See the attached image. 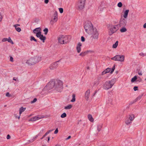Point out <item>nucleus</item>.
<instances>
[{
  "mask_svg": "<svg viewBox=\"0 0 146 146\" xmlns=\"http://www.w3.org/2000/svg\"><path fill=\"white\" fill-rule=\"evenodd\" d=\"M129 11V10L128 9L124 11L123 15L124 18L126 19L127 17Z\"/></svg>",
  "mask_w": 146,
  "mask_h": 146,
  "instance_id": "412c9836",
  "label": "nucleus"
},
{
  "mask_svg": "<svg viewBox=\"0 0 146 146\" xmlns=\"http://www.w3.org/2000/svg\"><path fill=\"white\" fill-rule=\"evenodd\" d=\"M142 79H141L139 77H138V80H137V81H138L139 82H140L141 81Z\"/></svg>",
  "mask_w": 146,
  "mask_h": 146,
  "instance_id": "3c124183",
  "label": "nucleus"
},
{
  "mask_svg": "<svg viewBox=\"0 0 146 146\" xmlns=\"http://www.w3.org/2000/svg\"><path fill=\"white\" fill-rule=\"evenodd\" d=\"M134 119V115L133 114L130 115L128 117H127L125 120V123L127 125L130 124L131 123V121Z\"/></svg>",
  "mask_w": 146,
  "mask_h": 146,
  "instance_id": "6e6552de",
  "label": "nucleus"
},
{
  "mask_svg": "<svg viewBox=\"0 0 146 146\" xmlns=\"http://www.w3.org/2000/svg\"><path fill=\"white\" fill-rule=\"evenodd\" d=\"M26 63L29 66L33 65L36 64L33 57L31 58L28 60Z\"/></svg>",
  "mask_w": 146,
  "mask_h": 146,
  "instance_id": "9b49d317",
  "label": "nucleus"
},
{
  "mask_svg": "<svg viewBox=\"0 0 146 146\" xmlns=\"http://www.w3.org/2000/svg\"><path fill=\"white\" fill-rule=\"evenodd\" d=\"M55 82L54 81H50L44 87L45 89L50 90L55 87Z\"/></svg>",
  "mask_w": 146,
  "mask_h": 146,
  "instance_id": "0eeeda50",
  "label": "nucleus"
},
{
  "mask_svg": "<svg viewBox=\"0 0 146 146\" xmlns=\"http://www.w3.org/2000/svg\"><path fill=\"white\" fill-rule=\"evenodd\" d=\"M82 43L81 42H79L76 46V50L78 53H79L81 51Z\"/></svg>",
  "mask_w": 146,
  "mask_h": 146,
  "instance_id": "f3484780",
  "label": "nucleus"
},
{
  "mask_svg": "<svg viewBox=\"0 0 146 146\" xmlns=\"http://www.w3.org/2000/svg\"><path fill=\"white\" fill-rule=\"evenodd\" d=\"M138 89V87L137 86H135L133 88V90L135 91H136Z\"/></svg>",
  "mask_w": 146,
  "mask_h": 146,
  "instance_id": "de8ad7c7",
  "label": "nucleus"
},
{
  "mask_svg": "<svg viewBox=\"0 0 146 146\" xmlns=\"http://www.w3.org/2000/svg\"><path fill=\"white\" fill-rule=\"evenodd\" d=\"M60 116L61 118H64L66 116V114L65 113H64L61 114Z\"/></svg>",
  "mask_w": 146,
  "mask_h": 146,
  "instance_id": "e433bc0d",
  "label": "nucleus"
},
{
  "mask_svg": "<svg viewBox=\"0 0 146 146\" xmlns=\"http://www.w3.org/2000/svg\"><path fill=\"white\" fill-rule=\"evenodd\" d=\"M98 9L100 11H101V7H99Z\"/></svg>",
  "mask_w": 146,
  "mask_h": 146,
  "instance_id": "774afa93",
  "label": "nucleus"
},
{
  "mask_svg": "<svg viewBox=\"0 0 146 146\" xmlns=\"http://www.w3.org/2000/svg\"><path fill=\"white\" fill-rule=\"evenodd\" d=\"M110 72V68H108L102 72V75H103Z\"/></svg>",
  "mask_w": 146,
  "mask_h": 146,
  "instance_id": "4be33fe9",
  "label": "nucleus"
},
{
  "mask_svg": "<svg viewBox=\"0 0 146 146\" xmlns=\"http://www.w3.org/2000/svg\"><path fill=\"white\" fill-rule=\"evenodd\" d=\"M39 38L41 40H42L43 42H44V41L46 39V37L45 36H44L43 35H42Z\"/></svg>",
  "mask_w": 146,
  "mask_h": 146,
  "instance_id": "cd10ccee",
  "label": "nucleus"
},
{
  "mask_svg": "<svg viewBox=\"0 0 146 146\" xmlns=\"http://www.w3.org/2000/svg\"><path fill=\"white\" fill-rule=\"evenodd\" d=\"M6 41H7L8 42L11 43L12 44H14L13 42L11 39L10 37H9L8 38H4L2 40V42H5Z\"/></svg>",
  "mask_w": 146,
  "mask_h": 146,
  "instance_id": "ddd939ff",
  "label": "nucleus"
},
{
  "mask_svg": "<svg viewBox=\"0 0 146 146\" xmlns=\"http://www.w3.org/2000/svg\"><path fill=\"white\" fill-rule=\"evenodd\" d=\"M143 94H142L141 95L139 96L135 100V102H136L139 100L142 97Z\"/></svg>",
  "mask_w": 146,
  "mask_h": 146,
  "instance_id": "473e14b6",
  "label": "nucleus"
},
{
  "mask_svg": "<svg viewBox=\"0 0 146 146\" xmlns=\"http://www.w3.org/2000/svg\"><path fill=\"white\" fill-rule=\"evenodd\" d=\"M36 34V36L37 37L40 38V36L42 35H41V31L39 32H37Z\"/></svg>",
  "mask_w": 146,
  "mask_h": 146,
  "instance_id": "72a5a7b5",
  "label": "nucleus"
},
{
  "mask_svg": "<svg viewBox=\"0 0 146 146\" xmlns=\"http://www.w3.org/2000/svg\"><path fill=\"white\" fill-rule=\"evenodd\" d=\"M44 129H42L40 131V133H41V132H43L44 131Z\"/></svg>",
  "mask_w": 146,
  "mask_h": 146,
  "instance_id": "69168bd1",
  "label": "nucleus"
},
{
  "mask_svg": "<svg viewBox=\"0 0 146 146\" xmlns=\"http://www.w3.org/2000/svg\"><path fill=\"white\" fill-rule=\"evenodd\" d=\"M75 94H73L72 97V99L71 100V102H74L76 100L75 98Z\"/></svg>",
  "mask_w": 146,
  "mask_h": 146,
  "instance_id": "bb28decb",
  "label": "nucleus"
},
{
  "mask_svg": "<svg viewBox=\"0 0 146 146\" xmlns=\"http://www.w3.org/2000/svg\"><path fill=\"white\" fill-rule=\"evenodd\" d=\"M58 132V128H57L55 130V131H54V133L55 134H57Z\"/></svg>",
  "mask_w": 146,
  "mask_h": 146,
  "instance_id": "09e8293b",
  "label": "nucleus"
},
{
  "mask_svg": "<svg viewBox=\"0 0 146 146\" xmlns=\"http://www.w3.org/2000/svg\"><path fill=\"white\" fill-rule=\"evenodd\" d=\"M13 57L12 56H10V61L12 62H13Z\"/></svg>",
  "mask_w": 146,
  "mask_h": 146,
  "instance_id": "603ef678",
  "label": "nucleus"
},
{
  "mask_svg": "<svg viewBox=\"0 0 146 146\" xmlns=\"http://www.w3.org/2000/svg\"><path fill=\"white\" fill-rule=\"evenodd\" d=\"M55 82V90L58 92H61L63 88L62 82L60 80H58Z\"/></svg>",
  "mask_w": 146,
  "mask_h": 146,
  "instance_id": "f03ea898",
  "label": "nucleus"
},
{
  "mask_svg": "<svg viewBox=\"0 0 146 146\" xmlns=\"http://www.w3.org/2000/svg\"><path fill=\"white\" fill-rule=\"evenodd\" d=\"M13 80H15V81H17V79H15V78H14V77L13 78Z\"/></svg>",
  "mask_w": 146,
  "mask_h": 146,
  "instance_id": "338daca9",
  "label": "nucleus"
},
{
  "mask_svg": "<svg viewBox=\"0 0 146 146\" xmlns=\"http://www.w3.org/2000/svg\"><path fill=\"white\" fill-rule=\"evenodd\" d=\"M139 55L142 56H144L146 55V54L144 53L143 52H141L139 54Z\"/></svg>",
  "mask_w": 146,
  "mask_h": 146,
  "instance_id": "a18cd8bd",
  "label": "nucleus"
},
{
  "mask_svg": "<svg viewBox=\"0 0 146 146\" xmlns=\"http://www.w3.org/2000/svg\"><path fill=\"white\" fill-rule=\"evenodd\" d=\"M102 127V126L101 125H100L98 126L97 129L98 132L100 131Z\"/></svg>",
  "mask_w": 146,
  "mask_h": 146,
  "instance_id": "4c0bfd02",
  "label": "nucleus"
},
{
  "mask_svg": "<svg viewBox=\"0 0 146 146\" xmlns=\"http://www.w3.org/2000/svg\"><path fill=\"white\" fill-rule=\"evenodd\" d=\"M20 26V25L19 24H17L15 25H14V27H15V28L19 26Z\"/></svg>",
  "mask_w": 146,
  "mask_h": 146,
  "instance_id": "6e6d98bb",
  "label": "nucleus"
},
{
  "mask_svg": "<svg viewBox=\"0 0 146 146\" xmlns=\"http://www.w3.org/2000/svg\"><path fill=\"white\" fill-rule=\"evenodd\" d=\"M99 82L98 80H96L95 82L92 83V86L93 87H96L99 84Z\"/></svg>",
  "mask_w": 146,
  "mask_h": 146,
  "instance_id": "aec40b11",
  "label": "nucleus"
},
{
  "mask_svg": "<svg viewBox=\"0 0 146 146\" xmlns=\"http://www.w3.org/2000/svg\"><path fill=\"white\" fill-rule=\"evenodd\" d=\"M59 11H60V13H63V8H59Z\"/></svg>",
  "mask_w": 146,
  "mask_h": 146,
  "instance_id": "c03bdc74",
  "label": "nucleus"
},
{
  "mask_svg": "<svg viewBox=\"0 0 146 146\" xmlns=\"http://www.w3.org/2000/svg\"><path fill=\"white\" fill-rule=\"evenodd\" d=\"M58 61H57L51 64L50 66V69L54 70L57 68L58 66Z\"/></svg>",
  "mask_w": 146,
  "mask_h": 146,
  "instance_id": "f8f14e48",
  "label": "nucleus"
},
{
  "mask_svg": "<svg viewBox=\"0 0 146 146\" xmlns=\"http://www.w3.org/2000/svg\"><path fill=\"white\" fill-rule=\"evenodd\" d=\"M118 25H111L110 28V34H113L118 29Z\"/></svg>",
  "mask_w": 146,
  "mask_h": 146,
  "instance_id": "1a4fd4ad",
  "label": "nucleus"
},
{
  "mask_svg": "<svg viewBox=\"0 0 146 146\" xmlns=\"http://www.w3.org/2000/svg\"><path fill=\"white\" fill-rule=\"evenodd\" d=\"M53 130V129H51V130H49L48 131L46 132V133L48 134H49Z\"/></svg>",
  "mask_w": 146,
  "mask_h": 146,
  "instance_id": "864d4df0",
  "label": "nucleus"
},
{
  "mask_svg": "<svg viewBox=\"0 0 146 146\" xmlns=\"http://www.w3.org/2000/svg\"><path fill=\"white\" fill-rule=\"evenodd\" d=\"M26 109V108H24L23 107H21L19 109V115L18 117V119H19L20 118V116L22 113Z\"/></svg>",
  "mask_w": 146,
  "mask_h": 146,
  "instance_id": "a211bd4d",
  "label": "nucleus"
},
{
  "mask_svg": "<svg viewBox=\"0 0 146 146\" xmlns=\"http://www.w3.org/2000/svg\"><path fill=\"white\" fill-rule=\"evenodd\" d=\"M90 91L89 90H87L85 93V98L86 100L88 101L90 97Z\"/></svg>",
  "mask_w": 146,
  "mask_h": 146,
  "instance_id": "4468645a",
  "label": "nucleus"
},
{
  "mask_svg": "<svg viewBox=\"0 0 146 146\" xmlns=\"http://www.w3.org/2000/svg\"><path fill=\"white\" fill-rule=\"evenodd\" d=\"M137 79V76H135L131 79V81L132 82H133L135 81Z\"/></svg>",
  "mask_w": 146,
  "mask_h": 146,
  "instance_id": "2f4dec72",
  "label": "nucleus"
},
{
  "mask_svg": "<svg viewBox=\"0 0 146 146\" xmlns=\"http://www.w3.org/2000/svg\"><path fill=\"white\" fill-rule=\"evenodd\" d=\"M30 40L31 41H32V40H34L35 42H37V40L35 39V38L34 36H31Z\"/></svg>",
  "mask_w": 146,
  "mask_h": 146,
  "instance_id": "f704fd0d",
  "label": "nucleus"
},
{
  "mask_svg": "<svg viewBox=\"0 0 146 146\" xmlns=\"http://www.w3.org/2000/svg\"><path fill=\"white\" fill-rule=\"evenodd\" d=\"M48 134L46 133L43 136V137H45Z\"/></svg>",
  "mask_w": 146,
  "mask_h": 146,
  "instance_id": "0e129e2a",
  "label": "nucleus"
},
{
  "mask_svg": "<svg viewBox=\"0 0 146 146\" xmlns=\"http://www.w3.org/2000/svg\"><path fill=\"white\" fill-rule=\"evenodd\" d=\"M37 98H35L33 100L31 101V104H33V103H34L35 102H36V101H37Z\"/></svg>",
  "mask_w": 146,
  "mask_h": 146,
  "instance_id": "a19ab883",
  "label": "nucleus"
},
{
  "mask_svg": "<svg viewBox=\"0 0 146 146\" xmlns=\"http://www.w3.org/2000/svg\"><path fill=\"white\" fill-rule=\"evenodd\" d=\"M97 90H96L94 92V93L93 94V96H95V94H96V93H97Z\"/></svg>",
  "mask_w": 146,
  "mask_h": 146,
  "instance_id": "13d9d810",
  "label": "nucleus"
},
{
  "mask_svg": "<svg viewBox=\"0 0 146 146\" xmlns=\"http://www.w3.org/2000/svg\"><path fill=\"white\" fill-rule=\"evenodd\" d=\"M115 65L114 64L112 67L111 70V72H110V74H112V73L113 72L115 69Z\"/></svg>",
  "mask_w": 146,
  "mask_h": 146,
  "instance_id": "c9c22d12",
  "label": "nucleus"
},
{
  "mask_svg": "<svg viewBox=\"0 0 146 146\" xmlns=\"http://www.w3.org/2000/svg\"><path fill=\"white\" fill-rule=\"evenodd\" d=\"M127 31V29L125 27H123L120 29V31L121 33L125 32Z\"/></svg>",
  "mask_w": 146,
  "mask_h": 146,
  "instance_id": "7c9ffc66",
  "label": "nucleus"
},
{
  "mask_svg": "<svg viewBox=\"0 0 146 146\" xmlns=\"http://www.w3.org/2000/svg\"><path fill=\"white\" fill-rule=\"evenodd\" d=\"M86 0H79L77 4V9L79 10H82L84 7Z\"/></svg>",
  "mask_w": 146,
  "mask_h": 146,
  "instance_id": "39448f33",
  "label": "nucleus"
},
{
  "mask_svg": "<svg viewBox=\"0 0 146 146\" xmlns=\"http://www.w3.org/2000/svg\"><path fill=\"white\" fill-rule=\"evenodd\" d=\"M71 137V136H69L66 139V140L68 139H70Z\"/></svg>",
  "mask_w": 146,
  "mask_h": 146,
  "instance_id": "e2e57ef3",
  "label": "nucleus"
},
{
  "mask_svg": "<svg viewBox=\"0 0 146 146\" xmlns=\"http://www.w3.org/2000/svg\"><path fill=\"white\" fill-rule=\"evenodd\" d=\"M44 3L46 4H47L49 2V0H44Z\"/></svg>",
  "mask_w": 146,
  "mask_h": 146,
  "instance_id": "bf43d9fd",
  "label": "nucleus"
},
{
  "mask_svg": "<svg viewBox=\"0 0 146 146\" xmlns=\"http://www.w3.org/2000/svg\"><path fill=\"white\" fill-rule=\"evenodd\" d=\"M33 58L35 63L38 62L39 61H40L41 59V57L39 56H36L33 57Z\"/></svg>",
  "mask_w": 146,
  "mask_h": 146,
  "instance_id": "dca6fc26",
  "label": "nucleus"
},
{
  "mask_svg": "<svg viewBox=\"0 0 146 146\" xmlns=\"http://www.w3.org/2000/svg\"><path fill=\"white\" fill-rule=\"evenodd\" d=\"M143 27L145 29L146 28V23L144 24L143 25Z\"/></svg>",
  "mask_w": 146,
  "mask_h": 146,
  "instance_id": "680f3d73",
  "label": "nucleus"
},
{
  "mask_svg": "<svg viewBox=\"0 0 146 146\" xmlns=\"http://www.w3.org/2000/svg\"><path fill=\"white\" fill-rule=\"evenodd\" d=\"M11 138V136L9 135H8L7 137V139H10Z\"/></svg>",
  "mask_w": 146,
  "mask_h": 146,
  "instance_id": "5fc2aeb1",
  "label": "nucleus"
},
{
  "mask_svg": "<svg viewBox=\"0 0 146 146\" xmlns=\"http://www.w3.org/2000/svg\"><path fill=\"white\" fill-rule=\"evenodd\" d=\"M103 88L106 90H108L110 88V81H106L105 83Z\"/></svg>",
  "mask_w": 146,
  "mask_h": 146,
  "instance_id": "2eb2a0df",
  "label": "nucleus"
},
{
  "mask_svg": "<svg viewBox=\"0 0 146 146\" xmlns=\"http://www.w3.org/2000/svg\"><path fill=\"white\" fill-rule=\"evenodd\" d=\"M58 39L59 42L62 44H66L68 42V36L62 35L59 36Z\"/></svg>",
  "mask_w": 146,
  "mask_h": 146,
  "instance_id": "20e7f679",
  "label": "nucleus"
},
{
  "mask_svg": "<svg viewBox=\"0 0 146 146\" xmlns=\"http://www.w3.org/2000/svg\"><path fill=\"white\" fill-rule=\"evenodd\" d=\"M90 51H87L82 52L79 54V55L82 56H85L87 53L89 52Z\"/></svg>",
  "mask_w": 146,
  "mask_h": 146,
  "instance_id": "a878e982",
  "label": "nucleus"
},
{
  "mask_svg": "<svg viewBox=\"0 0 146 146\" xmlns=\"http://www.w3.org/2000/svg\"><path fill=\"white\" fill-rule=\"evenodd\" d=\"M89 34L90 35V38L92 40H97L98 39L99 33L97 29L95 28H94Z\"/></svg>",
  "mask_w": 146,
  "mask_h": 146,
  "instance_id": "7ed1b4c3",
  "label": "nucleus"
},
{
  "mask_svg": "<svg viewBox=\"0 0 146 146\" xmlns=\"http://www.w3.org/2000/svg\"><path fill=\"white\" fill-rule=\"evenodd\" d=\"M6 96L7 97H9L10 96V94L9 92H7L6 94Z\"/></svg>",
  "mask_w": 146,
  "mask_h": 146,
  "instance_id": "8fccbe9b",
  "label": "nucleus"
},
{
  "mask_svg": "<svg viewBox=\"0 0 146 146\" xmlns=\"http://www.w3.org/2000/svg\"><path fill=\"white\" fill-rule=\"evenodd\" d=\"M118 41H116L115 43L113 44L112 46V48H116L118 45Z\"/></svg>",
  "mask_w": 146,
  "mask_h": 146,
  "instance_id": "c85d7f7f",
  "label": "nucleus"
},
{
  "mask_svg": "<svg viewBox=\"0 0 146 146\" xmlns=\"http://www.w3.org/2000/svg\"><path fill=\"white\" fill-rule=\"evenodd\" d=\"M116 81V79L114 78L110 81V88H111L114 85Z\"/></svg>",
  "mask_w": 146,
  "mask_h": 146,
  "instance_id": "6ab92c4d",
  "label": "nucleus"
},
{
  "mask_svg": "<svg viewBox=\"0 0 146 146\" xmlns=\"http://www.w3.org/2000/svg\"><path fill=\"white\" fill-rule=\"evenodd\" d=\"M72 106L71 104H70L66 106L65 107L64 109L66 110L70 109L72 108Z\"/></svg>",
  "mask_w": 146,
  "mask_h": 146,
  "instance_id": "c756f323",
  "label": "nucleus"
},
{
  "mask_svg": "<svg viewBox=\"0 0 146 146\" xmlns=\"http://www.w3.org/2000/svg\"><path fill=\"white\" fill-rule=\"evenodd\" d=\"M81 40L82 41L84 42L85 40V39L84 36H82L81 37Z\"/></svg>",
  "mask_w": 146,
  "mask_h": 146,
  "instance_id": "49530a36",
  "label": "nucleus"
},
{
  "mask_svg": "<svg viewBox=\"0 0 146 146\" xmlns=\"http://www.w3.org/2000/svg\"><path fill=\"white\" fill-rule=\"evenodd\" d=\"M41 29L40 28L38 27L36 28L35 29L33 30V31L34 33H36L37 32H40Z\"/></svg>",
  "mask_w": 146,
  "mask_h": 146,
  "instance_id": "b1692460",
  "label": "nucleus"
},
{
  "mask_svg": "<svg viewBox=\"0 0 146 146\" xmlns=\"http://www.w3.org/2000/svg\"><path fill=\"white\" fill-rule=\"evenodd\" d=\"M127 20L125 18L121 19L120 21L119 25L120 27H124L127 23Z\"/></svg>",
  "mask_w": 146,
  "mask_h": 146,
  "instance_id": "9d476101",
  "label": "nucleus"
},
{
  "mask_svg": "<svg viewBox=\"0 0 146 146\" xmlns=\"http://www.w3.org/2000/svg\"><path fill=\"white\" fill-rule=\"evenodd\" d=\"M138 74L140 75H141L142 74V72L141 71H139L138 72Z\"/></svg>",
  "mask_w": 146,
  "mask_h": 146,
  "instance_id": "052dcab7",
  "label": "nucleus"
},
{
  "mask_svg": "<svg viewBox=\"0 0 146 146\" xmlns=\"http://www.w3.org/2000/svg\"><path fill=\"white\" fill-rule=\"evenodd\" d=\"M38 134L36 135L35 137H34L32 140H31V142H32L35 139L38 137Z\"/></svg>",
  "mask_w": 146,
  "mask_h": 146,
  "instance_id": "58836bf2",
  "label": "nucleus"
},
{
  "mask_svg": "<svg viewBox=\"0 0 146 146\" xmlns=\"http://www.w3.org/2000/svg\"><path fill=\"white\" fill-rule=\"evenodd\" d=\"M88 117L89 120L92 122L94 121V119H93L92 116L91 114H89L88 115Z\"/></svg>",
  "mask_w": 146,
  "mask_h": 146,
  "instance_id": "393cba45",
  "label": "nucleus"
},
{
  "mask_svg": "<svg viewBox=\"0 0 146 146\" xmlns=\"http://www.w3.org/2000/svg\"><path fill=\"white\" fill-rule=\"evenodd\" d=\"M16 30L18 32H19L21 31V29L19 27H16L15 28Z\"/></svg>",
  "mask_w": 146,
  "mask_h": 146,
  "instance_id": "79ce46f5",
  "label": "nucleus"
},
{
  "mask_svg": "<svg viewBox=\"0 0 146 146\" xmlns=\"http://www.w3.org/2000/svg\"><path fill=\"white\" fill-rule=\"evenodd\" d=\"M84 27L86 32L88 34L94 29L93 27L92 24L90 21L86 22L84 26Z\"/></svg>",
  "mask_w": 146,
  "mask_h": 146,
  "instance_id": "f257e3e1",
  "label": "nucleus"
},
{
  "mask_svg": "<svg viewBox=\"0 0 146 146\" xmlns=\"http://www.w3.org/2000/svg\"><path fill=\"white\" fill-rule=\"evenodd\" d=\"M111 59L120 62H123L125 59V56L122 55H117L112 58Z\"/></svg>",
  "mask_w": 146,
  "mask_h": 146,
  "instance_id": "423d86ee",
  "label": "nucleus"
},
{
  "mask_svg": "<svg viewBox=\"0 0 146 146\" xmlns=\"http://www.w3.org/2000/svg\"><path fill=\"white\" fill-rule=\"evenodd\" d=\"M57 16H58V15H57V12L56 11L54 14V18L53 19L54 21L55 22H56L58 20Z\"/></svg>",
  "mask_w": 146,
  "mask_h": 146,
  "instance_id": "5701e85b",
  "label": "nucleus"
},
{
  "mask_svg": "<svg viewBox=\"0 0 146 146\" xmlns=\"http://www.w3.org/2000/svg\"><path fill=\"white\" fill-rule=\"evenodd\" d=\"M101 78H102L100 76H99L98 77V78L96 80H98V81H99V82L100 80L101 79Z\"/></svg>",
  "mask_w": 146,
  "mask_h": 146,
  "instance_id": "4d7b16f0",
  "label": "nucleus"
},
{
  "mask_svg": "<svg viewBox=\"0 0 146 146\" xmlns=\"http://www.w3.org/2000/svg\"><path fill=\"white\" fill-rule=\"evenodd\" d=\"M43 31L44 32V34L46 35L48 32V29L47 28H45L43 30Z\"/></svg>",
  "mask_w": 146,
  "mask_h": 146,
  "instance_id": "ea45409f",
  "label": "nucleus"
},
{
  "mask_svg": "<svg viewBox=\"0 0 146 146\" xmlns=\"http://www.w3.org/2000/svg\"><path fill=\"white\" fill-rule=\"evenodd\" d=\"M122 4L121 2H119L117 4V6L119 7H121L122 6Z\"/></svg>",
  "mask_w": 146,
  "mask_h": 146,
  "instance_id": "37998d69",
  "label": "nucleus"
}]
</instances>
